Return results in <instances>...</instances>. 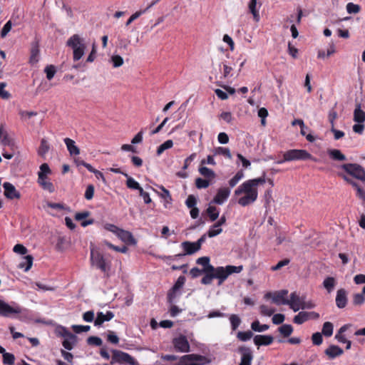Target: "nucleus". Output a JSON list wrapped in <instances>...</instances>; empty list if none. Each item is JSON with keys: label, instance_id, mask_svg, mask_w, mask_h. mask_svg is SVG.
<instances>
[{"label": "nucleus", "instance_id": "1a4fd4ad", "mask_svg": "<svg viewBox=\"0 0 365 365\" xmlns=\"http://www.w3.org/2000/svg\"><path fill=\"white\" fill-rule=\"evenodd\" d=\"M215 271H209V272H203V274H205V276L201 279V283L202 284H210L214 279H218L217 284L220 286L221 285L223 282L221 280V274L220 272L219 267H217L214 269Z\"/></svg>", "mask_w": 365, "mask_h": 365}, {"label": "nucleus", "instance_id": "c03bdc74", "mask_svg": "<svg viewBox=\"0 0 365 365\" xmlns=\"http://www.w3.org/2000/svg\"><path fill=\"white\" fill-rule=\"evenodd\" d=\"M335 279L332 277H327L323 282V285L328 292H331L333 290V289L335 287Z\"/></svg>", "mask_w": 365, "mask_h": 365}, {"label": "nucleus", "instance_id": "864d4df0", "mask_svg": "<svg viewBox=\"0 0 365 365\" xmlns=\"http://www.w3.org/2000/svg\"><path fill=\"white\" fill-rule=\"evenodd\" d=\"M3 364L6 365H13L15 361V356L13 354L6 352L4 354Z\"/></svg>", "mask_w": 365, "mask_h": 365}, {"label": "nucleus", "instance_id": "a19ab883", "mask_svg": "<svg viewBox=\"0 0 365 365\" xmlns=\"http://www.w3.org/2000/svg\"><path fill=\"white\" fill-rule=\"evenodd\" d=\"M333 324L329 322H326L323 324L322 334L326 337H329L333 334Z\"/></svg>", "mask_w": 365, "mask_h": 365}, {"label": "nucleus", "instance_id": "423d86ee", "mask_svg": "<svg viewBox=\"0 0 365 365\" xmlns=\"http://www.w3.org/2000/svg\"><path fill=\"white\" fill-rule=\"evenodd\" d=\"M207 363L208 360L205 356L191 354L181 356L179 363L175 365H203Z\"/></svg>", "mask_w": 365, "mask_h": 365}, {"label": "nucleus", "instance_id": "a18cd8bd", "mask_svg": "<svg viewBox=\"0 0 365 365\" xmlns=\"http://www.w3.org/2000/svg\"><path fill=\"white\" fill-rule=\"evenodd\" d=\"M210 180L197 178L195 179V186L197 189H205L210 186Z\"/></svg>", "mask_w": 365, "mask_h": 365}, {"label": "nucleus", "instance_id": "de8ad7c7", "mask_svg": "<svg viewBox=\"0 0 365 365\" xmlns=\"http://www.w3.org/2000/svg\"><path fill=\"white\" fill-rule=\"evenodd\" d=\"M230 321L232 331L236 330L241 323V319L237 314H231L230 316Z\"/></svg>", "mask_w": 365, "mask_h": 365}, {"label": "nucleus", "instance_id": "f03ea898", "mask_svg": "<svg viewBox=\"0 0 365 365\" xmlns=\"http://www.w3.org/2000/svg\"><path fill=\"white\" fill-rule=\"evenodd\" d=\"M311 160L314 162H317L318 160L313 157L306 150L302 149H292L286 151L283 154V158L277 161V164H282L287 161L293 160Z\"/></svg>", "mask_w": 365, "mask_h": 365}, {"label": "nucleus", "instance_id": "09e8293b", "mask_svg": "<svg viewBox=\"0 0 365 365\" xmlns=\"http://www.w3.org/2000/svg\"><path fill=\"white\" fill-rule=\"evenodd\" d=\"M244 177L242 170L238 171L235 175L229 180V185L230 187H235L237 182Z\"/></svg>", "mask_w": 365, "mask_h": 365}, {"label": "nucleus", "instance_id": "774afa93", "mask_svg": "<svg viewBox=\"0 0 365 365\" xmlns=\"http://www.w3.org/2000/svg\"><path fill=\"white\" fill-rule=\"evenodd\" d=\"M11 27H12V23H11V21L9 20L4 24V27L2 28L1 31V34H0L1 37V38L6 37V36L8 34V33L11 31Z\"/></svg>", "mask_w": 365, "mask_h": 365}, {"label": "nucleus", "instance_id": "2eb2a0df", "mask_svg": "<svg viewBox=\"0 0 365 365\" xmlns=\"http://www.w3.org/2000/svg\"><path fill=\"white\" fill-rule=\"evenodd\" d=\"M230 195V190L228 187H221L218 189L216 195L214 197L213 200L211 201V203H215L217 205H222L225 201L227 200L228 197Z\"/></svg>", "mask_w": 365, "mask_h": 365}, {"label": "nucleus", "instance_id": "0eeeda50", "mask_svg": "<svg viewBox=\"0 0 365 365\" xmlns=\"http://www.w3.org/2000/svg\"><path fill=\"white\" fill-rule=\"evenodd\" d=\"M91 260L92 264L96 266L97 268L100 269L106 275V277H109L110 266L106 262V259L101 254L98 252L94 254L93 251L91 250Z\"/></svg>", "mask_w": 365, "mask_h": 365}, {"label": "nucleus", "instance_id": "473e14b6", "mask_svg": "<svg viewBox=\"0 0 365 365\" xmlns=\"http://www.w3.org/2000/svg\"><path fill=\"white\" fill-rule=\"evenodd\" d=\"M123 175L127 178L126 186L132 190H137L138 192L143 189L140 184L135 181L132 177L129 176L127 173H123Z\"/></svg>", "mask_w": 365, "mask_h": 365}, {"label": "nucleus", "instance_id": "3c124183", "mask_svg": "<svg viewBox=\"0 0 365 365\" xmlns=\"http://www.w3.org/2000/svg\"><path fill=\"white\" fill-rule=\"evenodd\" d=\"M44 72L46 74L47 79L50 81L54 77L56 69L53 65H48L45 67Z\"/></svg>", "mask_w": 365, "mask_h": 365}, {"label": "nucleus", "instance_id": "dca6fc26", "mask_svg": "<svg viewBox=\"0 0 365 365\" xmlns=\"http://www.w3.org/2000/svg\"><path fill=\"white\" fill-rule=\"evenodd\" d=\"M4 188V195L9 200L19 199L21 197L20 192L16 190V187L10 182H6L3 184Z\"/></svg>", "mask_w": 365, "mask_h": 365}, {"label": "nucleus", "instance_id": "b1692460", "mask_svg": "<svg viewBox=\"0 0 365 365\" xmlns=\"http://www.w3.org/2000/svg\"><path fill=\"white\" fill-rule=\"evenodd\" d=\"M324 353L330 359H333L337 356H339L343 354L344 351L341 348L336 345H330L327 349H325Z\"/></svg>", "mask_w": 365, "mask_h": 365}, {"label": "nucleus", "instance_id": "39448f33", "mask_svg": "<svg viewBox=\"0 0 365 365\" xmlns=\"http://www.w3.org/2000/svg\"><path fill=\"white\" fill-rule=\"evenodd\" d=\"M340 168L351 177L365 182V169L357 163H346Z\"/></svg>", "mask_w": 365, "mask_h": 365}, {"label": "nucleus", "instance_id": "393cba45", "mask_svg": "<svg viewBox=\"0 0 365 365\" xmlns=\"http://www.w3.org/2000/svg\"><path fill=\"white\" fill-rule=\"evenodd\" d=\"M354 120L358 123H364L365 122V111L361 110L360 103H356L354 110Z\"/></svg>", "mask_w": 365, "mask_h": 365}, {"label": "nucleus", "instance_id": "5701e85b", "mask_svg": "<svg viewBox=\"0 0 365 365\" xmlns=\"http://www.w3.org/2000/svg\"><path fill=\"white\" fill-rule=\"evenodd\" d=\"M160 0H153L148 4V6L143 10H140L134 13L130 16V17L128 19L125 23V26H129L133 21L139 18L142 14H145L147 11H148L150 8H152L154 5L158 3Z\"/></svg>", "mask_w": 365, "mask_h": 365}, {"label": "nucleus", "instance_id": "9b49d317", "mask_svg": "<svg viewBox=\"0 0 365 365\" xmlns=\"http://www.w3.org/2000/svg\"><path fill=\"white\" fill-rule=\"evenodd\" d=\"M237 352L241 354V361L239 365H251L253 359V354L250 348L241 346L237 349Z\"/></svg>", "mask_w": 365, "mask_h": 365}, {"label": "nucleus", "instance_id": "e2e57ef3", "mask_svg": "<svg viewBox=\"0 0 365 365\" xmlns=\"http://www.w3.org/2000/svg\"><path fill=\"white\" fill-rule=\"evenodd\" d=\"M312 340L313 344L319 346L323 341L322 334L320 332L314 333L312 336Z\"/></svg>", "mask_w": 365, "mask_h": 365}, {"label": "nucleus", "instance_id": "6ab92c4d", "mask_svg": "<svg viewBox=\"0 0 365 365\" xmlns=\"http://www.w3.org/2000/svg\"><path fill=\"white\" fill-rule=\"evenodd\" d=\"M347 292L344 289H339L336 292V305L339 309L344 308L347 304Z\"/></svg>", "mask_w": 365, "mask_h": 365}, {"label": "nucleus", "instance_id": "f8f14e48", "mask_svg": "<svg viewBox=\"0 0 365 365\" xmlns=\"http://www.w3.org/2000/svg\"><path fill=\"white\" fill-rule=\"evenodd\" d=\"M288 294V291L287 289H282L279 292H275L273 295L272 292H267L264 295L265 299H269L270 297H272V302L277 304H287V303H284L286 301H289V299H287L285 298V296Z\"/></svg>", "mask_w": 365, "mask_h": 365}, {"label": "nucleus", "instance_id": "20e7f679", "mask_svg": "<svg viewBox=\"0 0 365 365\" xmlns=\"http://www.w3.org/2000/svg\"><path fill=\"white\" fill-rule=\"evenodd\" d=\"M110 364L115 363L128 365H139L138 362L129 354L118 349H112Z\"/></svg>", "mask_w": 365, "mask_h": 365}, {"label": "nucleus", "instance_id": "ea45409f", "mask_svg": "<svg viewBox=\"0 0 365 365\" xmlns=\"http://www.w3.org/2000/svg\"><path fill=\"white\" fill-rule=\"evenodd\" d=\"M46 178L47 177L43 178L42 180H41L39 177H38V182L43 189L48 190L49 192H53L55 190L54 186L52 182L46 181Z\"/></svg>", "mask_w": 365, "mask_h": 365}, {"label": "nucleus", "instance_id": "69168bd1", "mask_svg": "<svg viewBox=\"0 0 365 365\" xmlns=\"http://www.w3.org/2000/svg\"><path fill=\"white\" fill-rule=\"evenodd\" d=\"M360 6L354 3H348L346 5V11L349 14H357L360 11Z\"/></svg>", "mask_w": 365, "mask_h": 365}, {"label": "nucleus", "instance_id": "338daca9", "mask_svg": "<svg viewBox=\"0 0 365 365\" xmlns=\"http://www.w3.org/2000/svg\"><path fill=\"white\" fill-rule=\"evenodd\" d=\"M259 309H260L261 314H262L264 316H268V317L272 316L275 312L274 309H269L267 307V306H266L264 304L261 305L259 307Z\"/></svg>", "mask_w": 365, "mask_h": 365}, {"label": "nucleus", "instance_id": "7c9ffc66", "mask_svg": "<svg viewBox=\"0 0 365 365\" xmlns=\"http://www.w3.org/2000/svg\"><path fill=\"white\" fill-rule=\"evenodd\" d=\"M33 260L34 257L31 255H26L23 258V262L18 265V267L24 269L25 272H27L32 267Z\"/></svg>", "mask_w": 365, "mask_h": 365}, {"label": "nucleus", "instance_id": "79ce46f5", "mask_svg": "<svg viewBox=\"0 0 365 365\" xmlns=\"http://www.w3.org/2000/svg\"><path fill=\"white\" fill-rule=\"evenodd\" d=\"M307 321H308L307 314L304 311L299 312L293 319V322L297 324H302Z\"/></svg>", "mask_w": 365, "mask_h": 365}, {"label": "nucleus", "instance_id": "4468645a", "mask_svg": "<svg viewBox=\"0 0 365 365\" xmlns=\"http://www.w3.org/2000/svg\"><path fill=\"white\" fill-rule=\"evenodd\" d=\"M242 193H257V190L255 187L254 184L248 180L244 182L235 190V195H240Z\"/></svg>", "mask_w": 365, "mask_h": 365}, {"label": "nucleus", "instance_id": "052dcab7", "mask_svg": "<svg viewBox=\"0 0 365 365\" xmlns=\"http://www.w3.org/2000/svg\"><path fill=\"white\" fill-rule=\"evenodd\" d=\"M197 202V198L193 195H188L187 198L185 200V205L188 208H192L196 207Z\"/></svg>", "mask_w": 365, "mask_h": 365}, {"label": "nucleus", "instance_id": "2f4dec72", "mask_svg": "<svg viewBox=\"0 0 365 365\" xmlns=\"http://www.w3.org/2000/svg\"><path fill=\"white\" fill-rule=\"evenodd\" d=\"M198 171L201 175L210 180L216 177V174L212 170L205 166L200 167Z\"/></svg>", "mask_w": 365, "mask_h": 365}, {"label": "nucleus", "instance_id": "6e6552de", "mask_svg": "<svg viewBox=\"0 0 365 365\" xmlns=\"http://www.w3.org/2000/svg\"><path fill=\"white\" fill-rule=\"evenodd\" d=\"M289 297V301H286L284 303H287L289 308L295 312L301 309V306L304 305L306 297H300L299 294L294 292L290 294Z\"/></svg>", "mask_w": 365, "mask_h": 365}, {"label": "nucleus", "instance_id": "4d7b16f0", "mask_svg": "<svg viewBox=\"0 0 365 365\" xmlns=\"http://www.w3.org/2000/svg\"><path fill=\"white\" fill-rule=\"evenodd\" d=\"M87 344L91 346H100L102 345L103 341L98 336H91L87 339Z\"/></svg>", "mask_w": 365, "mask_h": 365}, {"label": "nucleus", "instance_id": "72a5a7b5", "mask_svg": "<svg viewBox=\"0 0 365 365\" xmlns=\"http://www.w3.org/2000/svg\"><path fill=\"white\" fill-rule=\"evenodd\" d=\"M50 150V145L48 142L45 139L42 138L41 140V145L38 149V154L41 157H43Z\"/></svg>", "mask_w": 365, "mask_h": 365}, {"label": "nucleus", "instance_id": "a878e982", "mask_svg": "<svg viewBox=\"0 0 365 365\" xmlns=\"http://www.w3.org/2000/svg\"><path fill=\"white\" fill-rule=\"evenodd\" d=\"M258 193L245 194L238 200V203L243 207L247 206L253 203L257 198Z\"/></svg>", "mask_w": 365, "mask_h": 365}, {"label": "nucleus", "instance_id": "4c0bfd02", "mask_svg": "<svg viewBox=\"0 0 365 365\" xmlns=\"http://www.w3.org/2000/svg\"><path fill=\"white\" fill-rule=\"evenodd\" d=\"M293 330V327L291 324H282L278 328V331L284 337L289 336Z\"/></svg>", "mask_w": 365, "mask_h": 365}, {"label": "nucleus", "instance_id": "ddd939ff", "mask_svg": "<svg viewBox=\"0 0 365 365\" xmlns=\"http://www.w3.org/2000/svg\"><path fill=\"white\" fill-rule=\"evenodd\" d=\"M220 269V272L221 274V280L224 282L229 275L233 274V273H240L243 267L242 265L240 266H233V265H227L225 267H218Z\"/></svg>", "mask_w": 365, "mask_h": 365}, {"label": "nucleus", "instance_id": "9d476101", "mask_svg": "<svg viewBox=\"0 0 365 365\" xmlns=\"http://www.w3.org/2000/svg\"><path fill=\"white\" fill-rule=\"evenodd\" d=\"M173 344L175 349L179 352H189L190 344L185 335H180L173 339Z\"/></svg>", "mask_w": 365, "mask_h": 365}, {"label": "nucleus", "instance_id": "412c9836", "mask_svg": "<svg viewBox=\"0 0 365 365\" xmlns=\"http://www.w3.org/2000/svg\"><path fill=\"white\" fill-rule=\"evenodd\" d=\"M113 317L114 314L111 311H108L106 314H103L102 312H98L94 320V325L96 327H101L104 322H108Z\"/></svg>", "mask_w": 365, "mask_h": 365}, {"label": "nucleus", "instance_id": "f257e3e1", "mask_svg": "<svg viewBox=\"0 0 365 365\" xmlns=\"http://www.w3.org/2000/svg\"><path fill=\"white\" fill-rule=\"evenodd\" d=\"M66 46L73 50L74 61H77L82 58L86 48L85 40L78 34L71 36L66 41Z\"/></svg>", "mask_w": 365, "mask_h": 365}, {"label": "nucleus", "instance_id": "49530a36", "mask_svg": "<svg viewBox=\"0 0 365 365\" xmlns=\"http://www.w3.org/2000/svg\"><path fill=\"white\" fill-rule=\"evenodd\" d=\"M253 336V333L248 330L247 331H238L237 337L242 341H247Z\"/></svg>", "mask_w": 365, "mask_h": 365}, {"label": "nucleus", "instance_id": "8fccbe9b", "mask_svg": "<svg viewBox=\"0 0 365 365\" xmlns=\"http://www.w3.org/2000/svg\"><path fill=\"white\" fill-rule=\"evenodd\" d=\"M103 243L108 247H109L110 249H112L116 252H121V253H125L127 252L128 251V247L125 245L122 246V247H118V246H115L113 244H111L110 242H109L107 240H105L103 242Z\"/></svg>", "mask_w": 365, "mask_h": 365}, {"label": "nucleus", "instance_id": "0e129e2a", "mask_svg": "<svg viewBox=\"0 0 365 365\" xmlns=\"http://www.w3.org/2000/svg\"><path fill=\"white\" fill-rule=\"evenodd\" d=\"M186 279L184 276H180L172 288L174 291H178L185 284Z\"/></svg>", "mask_w": 365, "mask_h": 365}, {"label": "nucleus", "instance_id": "bb28decb", "mask_svg": "<svg viewBox=\"0 0 365 365\" xmlns=\"http://www.w3.org/2000/svg\"><path fill=\"white\" fill-rule=\"evenodd\" d=\"M181 246L184 250V254H185V255H191L200 250L199 248H197V245L195 242L190 241L182 242Z\"/></svg>", "mask_w": 365, "mask_h": 365}, {"label": "nucleus", "instance_id": "cd10ccee", "mask_svg": "<svg viewBox=\"0 0 365 365\" xmlns=\"http://www.w3.org/2000/svg\"><path fill=\"white\" fill-rule=\"evenodd\" d=\"M209 257H201L196 260L197 264L202 265L203 272L215 271V267L210 264Z\"/></svg>", "mask_w": 365, "mask_h": 365}, {"label": "nucleus", "instance_id": "680f3d73", "mask_svg": "<svg viewBox=\"0 0 365 365\" xmlns=\"http://www.w3.org/2000/svg\"><path fill=\"white\" fill-rule=\"evenodd\" d=\"M91 327L88 325H73L72 329L76 334H80L81 332H86L90 330Z\"/></svg>", "mask_w": 365, "mask_h": 365}, {"label": "nucleus", "instance_id": "bf43d9fd", "mask_svg": "<svg viewBox=\"0 0 365 365\" xmlns=\"http://www.w3.org/2000/svg\"><path fill=\"white\" fill-rule=\"evenodd\" d=\"M110 61L114 68H118L123 63V58L119 55H113L110 58Z\"/></svg>", "mask_w": 365, "mask_h": 365}, {"label": "nucleus", "instance_id": "c9c22d12", "mask_svg": "<svg viewBox=\"0 0 365 365\" xmlns=\"http://www.w3.org/2000/svg\"><path fill=\"white\" fill-rule=\"evenodd\" d=\"M206 212L210 221L212 222L216 220L219 217L220 212L215 206H212L210 205L207 208Z\"/></svg>", "mask_w": 365, "mask_h": 365}, {"label": "nucleus", "instance_id": "37998d69", "mask_svg": "<svg viewBox=\"0 0 365 365\" xmlns=\"http://www.w3.org/2000/svg\"><path fill=\"white\" fill-rule=\"evenodd\" d=\"M269 326L267 324H260L258 320L254 321L251 324V329L257 332H263L269 329Z\"/></svg>", "mask_w": 365, "mask_h": 365}, {"label": "nucleus", "instance_id": "f704fd0d", "mask_svg": "<svg viewBox=\"0 0 365 365\" xmlns=\"http://www.w3.org/2000/svg\"><path fill=\"white\" fill-rule=\"evenodd\" d=\"M0 142L4 145H10L12 143L2 124L0 125Z\"/></svg>", "mask_w": 365, "mask_h": 365}, {"label": "nucleus", "instance_id": "e433bc0d", "mask_svg": "<svg viewBox=\"0 0 365 365\" xmlns=\"http://www.w3.org/2000/svg\"><path fill=\"white\" fill-rule=\"evenodd\" d=\"M257 0H250L248 4V8L250 13L253 15L254 19L256 21H259V14L258 11L256 9L257 6Z\"/></svg>", "mask_w": 365, "mask_h": 365}, {"label": "nucleus", "instance_id": "7ed1b4c3", "mask_svg": "<svg viewBox=\"0 0 365 365\" xmlns=\"http://www.w3.org/2000/svg\"><path fill=\"white\" fill-rule=\"evenodd\" d=\"M26 312V309L22 308L15 302H12V304L10 305L0 299V316L13 317L16 314H24Z\"/></svg>", "mask_w": 365, "mask_h": 365}, {"label": "nucleus", "instance_id": "6e6d98bb", "mask_svg": "<svg viewBox=\"0 0 365 365\" xmlns=\"http://www.w3.org/2000/svg\"><path fill=\"white\" fill-rule=\"evenodd\" d=\"M364 294L363 292L361 293L354 294L353 296V304L356 306L363 304L365 302Z\"/></svg>", "mask_w": 365, "mask_h": 365}, {"label": "nucleus", "instance_id": "a211bd4d", "mask_svg": "<svg viewBox=\"0 0 365 365\" xmlns=\"http://www.w3.org/2000/svg\"><path fill=\"white\" fill-rule=\"evenodd\" d=\"M39 53V40L35 38V40L31 43V56L29 58L30 63L34 64L38 61Z\"/></svg>", "mask_w": 365, "mask_h": 365}, {"label": "nucleus", "instance_id": "603ef678", "mask_svg": "<svg viewBox=\"0 0 365 365\" xmlns=\"http://www.w3.org/2000/svg\"><path fill=\"white\" fill-rule=\"evenodd\" d=\"M51 173V170L47 163H43L40 166V172L38 173V175L41 180H42L43 178H46V175Z\"/></svg>", "mask_w": 365, "mask_h": 365}, {"label": "nucleus", "instance_id": "aec40b11", "mask_svg": "<svg viewBox=\"0 0 365 365\" xmlns=\"http://www.w3.org/2000/svg\"><path fill=\"white\" fill-rule=\"evenodd\" d=\"M117 236L125 243L130 245H135L137 241L133 237V234L127 230L120 229Z\"/></svg>", "mask_w": 365, "mask_h": 365}, {"label": "nucleus", "instance_id": "58836bf2", "mask_svg": "<svg viewBox=\"0 0 365 365\" xmlns=\"http://www.w3.org/2000/svg\"><path fill=\"white\" fill-rule=\"evenodd\" d=\"M77 343V336L75 335L74 338L71 336L66 337L62 342L63 346L67 350L73 349V346Z\"/></svg>", "mask_w": 365, "mask_h": 365}, {"label": "nucleus", "instance_id": "c85d7f7f", "mask_svg": "<svg viewBox=\"0 0 365 365\" xmlns=\"http://www.w3.org/2000/svg\"><path fill=\"white\" fill-rule=\"evenodd\" d=\"M71 155H77L80 153V149L75 145V141L71 138H66L63 140Z\"/></svg>", "mask_w": 365, "mask_h": 365}, {"label": "nucleus", "instance_id": "4be33fe9", "mask_svg": "<svg viewBox=\"0 0 365 365\" xmlns=\"http://www.w3.org/2000/svg\"><path fill=\"white\" fill-rule=\"evenodd\" d=\"M339 175L341 177L349 184L351 185L354 187H355L357 191V196L362 200L365 201V190L364 189H362L355 181H354L352 179L347 177L346 175L341 173H339Z\"/></svg>", "mask_w": 365, "mask_h": 365}, {"label": "nucleus", "instance_id": "5fc2aeb1", "mask_svg": "<svg viewBox=\"0 0 365 365\" xmlns=\"http://www.w3.org/2000/svg\"><path fill=\"white\" fill-rule=\"evenodd\" d=\"M215 154L224 155L229 159L232 158V155L228 148L218 147L215 149Z\"/></svg>", "mask_w": 365, "mask_h": 365}, {"label": "nucleus", "instance_id": "f3484780", "mask_svg": "<svg viewBox=\"0 0 365 365\" xmlns=\"http://www.w3.org/2000/svg\"><path fill=\"white\" fill-rule=\"evenodd\" d=\"M274 337L272 335H255L253 338L254 344L259 347L261 346H269L272 344Z\"/></svg>", "mask_w": 365, "mask_h": 365}, {"label": "nucleus", "instance_id": "c756f323", "mask_svg": "<svg viewBox=\"0 0 365 365\" xmlns=\"http://www.w3.org/2000/svg\"><path fill=\"white\" fill-rule=\"evenodd\" d=\"M327 154L333 160L344 161L346 160V156L338 149H329Z\"/></svg>", "mask_w": 365, "mask_h": 365}, {"label": "nucleus", "instance_id": "13d9d810", "mask_svg": "<svg viewBox=\"0 0 365 365\" xmlns=\"http://www.w3.org/2000/svg\"><path fill=\"white\" fill-rule=\"evenodd\" d=\"M58 335L66 339V337L71 336V338L75 337V334L71 333L64 327H60L57 331Z\"/></svg>", "mask_w": 365, "mask_h": 365}]
</instances>
